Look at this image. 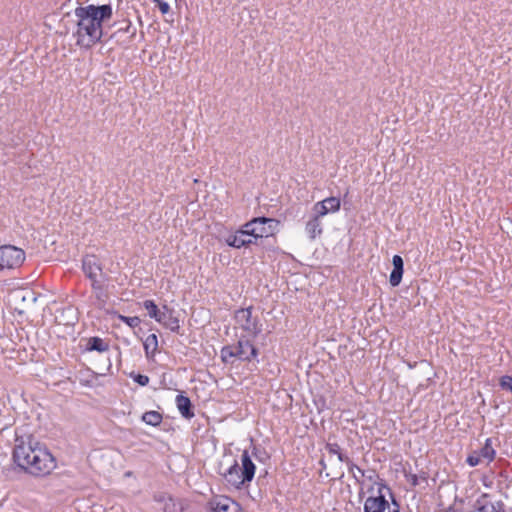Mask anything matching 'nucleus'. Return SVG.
<instances>
[{"label":"nucleus","instance_id":"nucleus-1","mask_svg":"<svg viewBox=\"0 0 512 512\" xmlns=\"http://www.w3.org/2000/svg\"><path fill=\"white\" fill-rule=\"evenodd\" d=\"M13 460L21 469L33 476H45L56 467L51 452L37 441L16 439Z\"/></svg>","mask_w":512,"mask_h":512},{"label":"nucleus","instance_id":"nucleus-2","mask_svg":"<svg viewBox=\"0 0 512 512\" xmlns=\"http://www.w3.org/2000/svg\"><path fill=\"white\" fill-rule=\"evenodd\" d=\"M77 17V45L85 48L93 46L102 37V22L112 17V7L109 4L75 9Z\"/></svg>","mask_w":512,"mask_h":512},{"label":"nucleus","instance_id":"nucleus-3","mask_svg":"<svg viewBox=\"0 0 512 512\" xmlns=\"http://www.w3.org/2000/svg\"><path fill=\"white\" fill-rule=\"evenodd\" d=\"M256 466L247 450L241 455V466L237 460H233L232 464L222 474L224 480L235 489H241L248 485L254 478Z\"/></svg>","mask_w":512,"mask_h":512},{"label":"nucleus","instance_id":"nucleus-4","mask_svg":"<svg viewBox=\"0 0 512 512\" xmlns=\"http://www.w3.org/2000/svg\"><path fill=\"white\" fill-rule=\"evenodd\" d=\"M364 512H399V505L394 500L390 488L379 483L376 496H369L364 502Z\"/></svg>","mask_w":512,"mask_h":512},{"label":"nucleus","instance_id":"nucleus-5","mask_svg":"<svg viewBox=\"0 0 512 512\" xmlns=\"http://www.w3.org/2000/svg\"><path fill=\"white\" fill-rule=\"evenodd\" d=\"M257 349L245 338H240L236 344L224 346L221 349V358L224 363H233V359L251 361L257 357Z\"/></svg>","mask_w":512,"mask_h":512},{"label":"nucleus","instance_id":"nucleus-6","mask_svg":"<svg viewBox=\"0 0 512 512\" xmlns=\"http://www.w3.org/2000/svg\"><path fill=\"white\" fill-rule=\"evenodd\" d=\"M24 260L25 253L22 249L12 245L0 246V270L17 268Z\"/></svg>","mask_w":512,"mask_h":512},{"label":"nucleus","instance_id":"nucleus-7","mask_svg":"<svg viewBox=\"0 0 512 512\" xmlns=\"http://www.w3.org/2000/svg\"><path fill=\"white\" fill-rule=\"evenodd\" d=\"M236 323L246 332L256 336L260 332L256 318L252 317L250 308L239 309L235 313Z\"/></svg>","mask_w":512,"mask_h":512},{"label":"nucleus","instance_id":"nucleus-8","mask_svg":"<svg viewBox=\"0 0 512 512\" xmlns=\"http://www.w3.org/2000/svg\"><path fill=\"white\" fill-rule=\"evenodd\" d=\"M256 219H264L265 221L260 225H256L253 229L249 230L250 233H252L255 243L257 242L258 239L273 235L274 231L279 225V221L272 218L257 217Z\"/></svg>","mask_w":512,"mask_h":512},{"label":"nucleus","instance_id":"nucleus-9","mask_svg":"<svg viewBox=\"0 0 512 512\" xmlns=\"http://www.w3.org/2000/svg\"><path fill=\"white\" fill-rule=\"evenodd\" d=\"M341 201L337 197H328L322 201H318L313 205V213L318 217H324L328 213H335L340 209Z\"/></svg>","mask_w":512,"mask_h":512},{"label":"nucleus","instance_id":"nucleus-10","mask_svg":"<svg viewBox=\"0 0 512 512\" xmlns=\"http://www.w3.org/2000/svg\"><path fill=\"white\" fill-rule=\"evenodd\" d=\"M82 268L85 275L91 280V282L100 281L99 277L103 278L104 276L98 259L93 255L86 256L83 259Z\"/></svg>","mask_w":512,"mask_h":512},{"label":"nucleus","instance_id":"nucleus-11","mask_svg":"<svg viewBox=\"0 0 512 512\" xmlns=\"http://www.w3.org/2000/svg\"><path fill=\"white\" fill-rule=\"evenodd\" d=\"M213 512H239V505L228 497L215 498L211 502Z\"/></svg>","mask_w":512,"mask_h":512},{"label":"nucleus","instance_id":"nucleus-12","mask_svg":"<svg viewBox=\"0 0 512 512\" xmlns=\"http://www.w3.org/2000/svg\"><path fill=\"white\" fill-rule=\"evenodd\" d=\"M249 232L237 230L234 234L229 235L226 238L227 245L234 248H241L244 246H248L250 244H254L255 241L249 237Z\"/></svg>","mask_w":512,"mask_h":512},{"label":"nucleus","instance_id":"nucleus-13","mask_svg":"<svg viewBox=\"0 0 512 512\" xmlns=\"http://www.w3.org/2000/svg\"><path fill=\"white\" fill-rule=\"evenodd\" d=\"M393 270L390 273L389 282L391 286L396 287L400 284L403 276V259L399 255H394L392 258Z\"/></svg>","mask_w":512,"mask_h":512},{"label":"nucleus","instance_id":"nucleus-14","mask_svg":"<svg viewBox=\"0 0 512 512\" xmlns=\"http://www.w3.org/2000/svg\"><path fill=\"white\" fill-rule=\"evenodd\" d=\"M91 286H92L93 298H94L93 304L97 308L101 309L106 304V301H107V298H108V294L105 291V289L103 288L101 280L100 281H93V282H91Z\"/></svg>","mask_w":512,"mask_h":512},{"label":"nucleus","instance_id":"nucleus-15","mask_svg":"<svg viewBox=\"0 0 512 512\" xmlns=\"http://www.w3.org/2000/svg\"><path fill=\"white\" fill-rule=\"evenodd\" d=\"M305 232L310 240H315L316 237L320 236L323 232L321 217L314 213L313 217L306 223Z\"/></svg>","mask_w":512,"mask_h":512},{"label":"nucleus","instance_id":"nucleus-16","mask_svg":"<svg viewBox=\"0 0 512 512\" xmlns=\"http://www.w3.org/2000/svg\"><path fill=\"white\" fill-rule=\"evenodd\" d=\"M176 405L181 413V415L187 419H190L194 416V412L192 410V404L188 397L184 395H177L176 396Z\"/></svg>","mask_w":512,"mask_h":512},{"label":"nucleus","instance_id":"nucleus-17","mask_svg":"<svg viewBox=\"0 0 512 512\" xmlns=\"http://www.w3.org/2000/svg\"><path fill=\"white\" fill-rule=\"evenodd\" d=\"M144 350L147 358H152L158 348V339L155 334H150L144 340Z\"/></svg>","mask_w":512,"mask_h":512},{"label":"nucleus","instance_id":"nucleus-18","mask_svg":"<svg viewBox=\"0 0 512 512\" xmlns=\"http://www.w3.org/2000/svg\"><path fill=\"white\" fill-rule=\"evenodd\" d=\"M161 315H164V319L157 320V322L163 324L166 328L172 332H176L179 329V320L172 315L169 311H163Z\"/></svg>","mask_w":512,"mask_h":512},{"label":"nucleus","instance_id":"nucleus-19","mask_svg":"<svg viewBox=\"0 0 512 512\" xmlns=\"http://www.w3.org/2000/svg\"><path fill=\"white\" fill-rule=\"evenodd\" d=\"M478 453L483 460L487 461V463L494 459L495 450L492 446V441L490 438L486 439L484 446L478 451Z\"/></svg>","mask_w":512,"mask_h":512},{"label":"nucleus","instance_id":"nucleus-20","mask_svg":"<svg viewBox=\"0 0 512 512\" xmlns=\"http://www.w3.org/2000/svg\"><path fill=\"white\" fill-rule=\"evenodd\" d=\"M87 349L90 351L104 352L108 350V344L99 337H92L88 340Z\"/></svg>","mask_w":512,"mask_h":512},{"label":"nucleus","instance_id":"nucleus-21","mask_svg":"<svg viewBox=\"0 0 512 512\" xmlns=\"http://www.w3.org/2000/svg\"><path fill=\"white\" fill-rule=\"evenodd\" d=\"M143 305L151 318H154L156 321L161 320V318L164 319V315H161L163 311L158 309L153 300H145Z\"/></svg>","mask_w":512,"mask_h":512},{"label":"nucleus","instance_id":"nucleus-22","mask_svg":"<svg viewBox=\"0 0 512 512\" xmlns=\"http://www.w3.org/2000/svg\"><path fill=\"white\" fill-rule=\"evenodd\" d=\"M142 420L148 425L157 426L161 423L162 416L157 411H148L143 414Z\"/></svg>","mask_w":512,"mask_h":512},{"label":"nucleus","instance_id":"nucleus-23","mask_svg":"<svg viewBox=\"0 0 512 512\" xmlns=\"http://www.w3.org/2000/svg\"><path fill=\"white\" fill-rule=\"evenodd\" d=\"M477 503L479 506L476 512H504L501 511V505L499 503H497V505L490 501H485L482 504L478 501Z\"/></svg>","mask_w":512,"mask_h":512},{"label":"nucleus","instance_id":"nucleus-24","mask_svg":"<svg viewBox=\"0 0 512 512\" xmlns=\"http://www.w3.org/2000/svg\"><path fill=\"white\" fill-rule=\"evenodd\" d=\"M326 450L330 454L337 455L339 461L341 462H349V458L341 453V448L337 443H327Z\"/></svg>","mask_w":512,"mask_h":512},{"label":"nucleus","instance_id":"nucleus-25","mask_svg":"<svg viewBox=\"0 0 512 512\" xmlns=\"http://www.w3.org/2000/svg\"><path fill=\"white\" fill-rule=\"evenodd\" d=\"M119 319L131 328H136L137 326H139V324L141 322L140 318L136 317V316L128 317V316L119 315Z\"/></svg>","mask_w":512,"mask_h":512},{"label":"nucleus","instance_id":"nucleus-26","mask_svg":"<svg viewBox=\"0 0 512 512\" xmlns=\"http://www.w3.org/2000/svg\"><path fill=\"white\" fill-rule=\"evenodd\" d=\"M264 221H265L264 219L253 218L251 221H249L246 224H244L243 227L240 230L241 231L250 232L249 230L253 229L256 225H260ZM248 234H249V237H251V239L254 240L253 236H252V233H248Z\"/></svg>","mask_w":512,"mask_h":512},{"label":"nucleus","instance_id":"nucleus-27","mask_svg":"<svg viewBox=\"0 0 512 512\" xmlns=\"http://www.w3.org/2000/svg\"><path fill=\"white\" fill-rule=\"evenodd\" d=\"M482 458L480 456V454L478 453V451H474L473 453H471L468 457H467V463L471 466V467H474V466H477L478 464H480L482 462Z\"/></svg>","mask_w":512,"mask_h":512},{"label":"nucleus","instance_id":"nucleus-28","mask_svg":"<svg viewBox=\"0 0 512 512\" xmlns=\"http://www.w3.org/2000/svg\"><path fill=\"white\" fill-rule=\"evenodd\" d=\"M499 384L502 389L512 392V376H502Z\"/></svg>","mask_w":512,"mask_h":512},{"label":"nucleus","instance_id":"nucleus-29","mask_svg":"<svg viewBox=\"0 0 512 512\" xmlns=\"http://www.w3.org/2000/svg\"><path fill=\"white\" fill-rule=\"evenodd\" d=\"M364 476L367 478L368 481H370L372 484L377 485L378 487L379 483H384L383 480L379 479V476L373 470L368 471L367 473L365 472Z\"/></svg>","mask_w":512,"mask_h":512},{"label":"nucleus","instance_id":"nucleus-30","mask_svg":"<svg viewBox=\"0 0 512 512\" xmlns=\"http://www.w3.org/2000/svg\"><path fill=\"white\" fill-rule=\"evenodd\" d=\"M152 1L157 4V6L162 14H167L170 11V6L167 2H164L162 0H152Z\"/></svg>","mask_w":512,"mask_h":512},{"label":"nucleus","instance_id":"nucleus-31","mask_svg":"<svg viewBox=\"0 0 512 512\" xmlns=\"http://www.w3.org/2000/svg\"><path fill=\"white\" fill-rule=\"evenodd\" d=\"M134 381L141 386H146L149 383V377L143 374H137Z\"/></svg>","mask_w":512,"mask_h":512},{"label":"nucleus","instance_id":"nucleus-32","mask_svg":"<svg viewBox=\"0 0 512 512\" xmlns=\"http://www.w3.org/2000/svg\"><path fill=\"white\" fill-rule=\"evenodd\" d=\"M349 464V471L350 472H353V471H358L359 473H361L362 476L365 475V471L362 470L360 467H358L356 464L352 463V462H347Z\"/></svg>","mask_w":512,"mask_h":512},{"label":"nucleus","instance_id":"nucleus-33","mask_svg":"<svg viewBox=\"0 0 512 512\" xmlns=\"http://www.w3.org/2000/svg\"><path fill=\"white\" fill-rule=\"evenodd\" d=\"M412 484L417 485V477L415 475L412 477Z\"/></svg>","mask_w":512,"mask_h":512},{"label":"nucleus","instance_id":"nucleus-34","mask_svg":"<svg viewBox=\"0 0 512 512\" xmlns=\"http://www.w3.org/2000/svg\"><path fill=\"white\" fill-rule=\"evenodd\" d=\"M67 312H69V313H73V310H72L71 308H68V309H67Z\"/></svg>","mask_w":512,"mask_h":512},{"label":"nucleus","instance_id":"nucleus-35","mask_svg":"<svg viewBox=\"0 0 512 512\" xmlns=\"http://www.w3.org/2000/svg\"><path fill=\"white\" fill-rule=\"evenodd\" d=\"M320 464H321L323 467H325V464H324V462H323V461H320Z\"/></svg>","mask_w":512,"mask_h":512}]
</instances>
